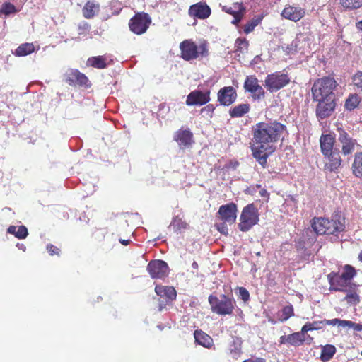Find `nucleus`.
Wrapping results in <instances>:
<instances>
[{
  "mask_svg": "<svg viewBox=\"0 0 362 362\" xmlns=\"http://www.w3.org/2000/svg\"><path fill=\"white\" fill-rule=\"evenodd\" d=\"M285 129V125L276 121L261 122L252 127L250 142L252 155L264 168L267 165L268 158L275 151V144Z\"/></svg>",
  "mask_w": 362,
  "mask_h": 362,
  "instance_id": "1",
  "label": "nucleus"
},
{
  "mask_svg": "<svg viewBox=\"0 0 362 362\" xmlns=\"http://www.w3.org/2000/svg\"><path fill=\"white\" fill-rule=\"evenodd\" d=\"M356 269L350 264L344 266L341 274L332 272L327 275L330 291L346 292L351 281L356 275Z\"/></svg>",
  "mask_w": 362,
  "mask_h": 362,
  "instance_id": "2",
  "label": "nucleus"
},
{
  "mask_svg": "<svg viewBox=\"0 0 362 362\" xmlns=\"http://www.w3.org/2000/svg\"><path fill=\"white\" fill-rule=\"evenodd\" d=\"M180 57L185 61L202 59L209 56V45L206 40L197 44L192 39H187L180 43Z\"/></svg>",
  "mask_w": 362,
  "mask_h": 362,
  "instance_id": "3",
  "label": "nucleus"
},
{
  "mask_svg": "<svg viewBox=\"0 0 362 362\" xmlns=\"http://www.w3.org/2000/svg\"><path fill=\"white\" fill-rule=\"evenodd\" d=\"M338 84L332 76H324L317 79L312 88L313 100L335 98L334 90Z\"/></svg>",
  "mask_w": 362,
  "mask_h": 362,
  "instance_id": "4",
  "label": "nucleus"
},
{
  "mask_svg": "<svg viewBox=\"0 0 362 362\" xmlns=\"http://www.w3.org/2000/svg\"><path fill=\"white\" fill-rule=\"evenodd\" d=\"M310 223L317 235H334L344 230V224L339 219L314 217Z\"/></svg>",
  "mask_w": 362,
  "mask_h": 362,
  "instance_id": "5",
  "label": "nucleus"
},
{
  "mask_svg": "<svg viewBox=\"0 0 362 362\" xmlns=\"http://www.w3.org/2000/svg\"><path fill=\"white\" fill-rule=\"evenodd\" d=\"M208 300L211 311L219 315H232L236 305L235 299L225 294L221 295L220 298L210 295Z\"/></svg>",
  "mask_w": 362,
  "mask_h": 362,
  "instance_id": "6",
  "label": "nucleus"
},
{
  "mask_svg": "<svg viewBox=\"0 0 362 362\" xmlns=\"http://www.w3.org/2000/svg\"><path fill=\"white\" fill-rule=\"evenodd\" d=\"M259 214L254 204H249L243 207L240 216L238 228L242 232L250 230L259 221Z\"/></svg>",
  "mask_w": 362,
  "mask_h": 362,
  "instance_id": "7",
  "label": "nucleus"
},
{
  "mask_svg": "<svg viewBox=\"0 0 362 362\" xmlns=\"http://www.w3.org/2000/svg\"><path fill=\"white\" fill-rule=\"evenodd\" d=\"M151 23L149 15L144 12L136 13L129 21V28L131 32L140 35L146 32Z\"/></svg>",
  "mask_w": 362,
  "mask_h": 362,
  "instance_id": "8",
  "label": "nucleus"
},
{
  "mask_svg": "<svg viewBox=\"0 0 362 362\" xmlns=\"http://www.w3.org/2000/svg\"><path fill=\"white\" fill-rule=\"evenodd\" d=\"M155 292L159 297L158 307L160 311L166 308L167 305H172L177 297L176 290L173 286L156 285Z\"/></svg>",
  "mask_w": 362,
  "mask_h": 362,
  "instance_id": "9",
  "label": "nucleus"
},
{
  "mask_svg": "<svg viewBox=\"0 0 362 362\" xmlns=\"http://www.w3.org/2000/svg\"><path fill=\"white\" fill-rule=\"evenodd\" d=\"M291 80L288 74L276 71L268 74L264 81V86L272 93L278 91L290 83Z\"/></svg>",
  "mask_w": 362,
  "mask_h": 362,
  "instance_id": "10",
  "label": "nucleus"
},
{
  "mask_svg": "<svg viewBox=\"0 0 362 362\" xmlns=\"http://www.w3.org/2000/svg\"><path fill=\"white\" fill-rule=\"evenodd\" d=\"M243 88L246 92L250 93L253 100H259L265 96V91L255 75L246 76Z\"/></svg>",
  "mask_w": 362,
  "mask_h": 362,
  "instance_id": "11",
  "label": "nucleus"
},
{
  "mask_svg": "<svg viewBox=\"0 0 362 362\" xmlns=\"http://www.w3.org/2000/svg\"><path fill=\"white\" fill-rule=\"evenodd\" d=\"M317 102L315 114L318 119H324L332 115L336 108V98L313 100Z\"/></svg>",
  "mask_w": 362,
  "mask_h": 362,
  "instance_id": "12",
  "label": "nucleus"
},
{
  "mask_svg": "<svg viewBox=\"0 0 362 362\" xmlns=\"http://www.w3.org/2000/svg\"><path fill=\"white\" fill-rule=\"evenodd\" d=\"M237 213V204L234 202H230L219 207L216 216L220 221L231 225L236 221Z\"/></svg>",
  "mask_w": 362,
  "mask_h": 362,
  "instance_id": "13",
  "label": "nucleus"
},
{
  "mask_svg": "<svg viewBox=\"0 0 362 362\" xmlns=\"http://www.w3.org/2000/svg\"><path fill=\"white\" fill-rule=\"evenodd\" d=\"M66 82L73 86H83L89 88L91 83L88 78L78 69H69L65 74Z\"/></svg>",
  "mask_w": 362,
  "mask_h": 362,
  "instance_id": "14",
  "label": "nucleus"
},
{
  "mask_svg": "<svg viewBox=\"0 0 362 362\" xmlns=\"http://www.w3.org/2000/svg\"><path fill=\"white\" fill-rule=\"evenodd\" d=\"M168 264L160 259L152 260L147 265V271L153 279H163L168 275Z\"/></svg>",
  "mask_w": 362,
  "mask_h": 362,
  "instance_id": "15",
  "label": "nucleus"
},
{
  "mask_svg": "<svg viewBox=\"0 0 362 362\" xmlns=\"http://www.w3.org/2000/svg\"><path fill=\"white\" fill-rule=\"evenodd\" d=\"M210 90L202 91L194 90L191 91L186 99L187 106H202L207 104L211 100Z\"/></svg>",
  "mask_w": 362,
  "mask_h": 362,
  "instance_id": "16",
  "label": "nucleus"
},
{
  "mask_svg": "<svg viewBox=\"0 0 362 362\" xmlns=\"http://www.w3.org/2000/svg\"><path fill=\"white\" fill-rule=\"evenodd\" d=\"M339 141L341 144V152L344 156L351 154L356 146H358L357 141L353 139L344 129H339Z\"/></svg>",
  "mask_w": 362,
  "mask_h": 362,
  "instance_id": "17",
  "label": "nucleus"
},
{
  "mask_svg": "<svg viewBox=\"0 0 362 362\" xmlns=\"http://www.w3.org/2000/svg\"><path fill=\"white\" fill-rule=\"evenodd\" d=\"M237 91L233 86H224L217 93V101L220 105L229 106L236 100Z\"/></svg>",
  "mask_w": 362,
  "mask_h": 362,
  "instance_id": "18",
  "label": "nucleus"
},
{
  "mask_svg": "<svg viewBox=\"0 0 362 362\" xmlns=\"http://www.w3.org/2000/svg\"><path fill=\"white\" fill-rule=\"evenodd\" d=\"M323 156L325 159V169L331 173L337 172L342 163L339 150L333 151L323 155Z\"/></svg>",
  "mask_w": 362,
  "mask_h": 362,
  "instance_id": "19",
  "label": "nucleus"
},
{
  "mask_svg": "<svg viewBox=\"0 0 362 362\" xmlns=\"http://www.w3.org/2000/svg\"><path fill=\"white\" fill-rule=\"evenodd\" d=\"M211 10L204 2H198L190 6L188 10L189 16L194 18L206 19L210 16Z\"/></svg>",
  "mask_w": 362,
  "mask_h": 362,
  "instance_id": "20",
  "label": "nucleus"
},
{
  "mask_svg": "<svg viewBox=\"0 0 362 362\" xmlns=\"http://www.w3.org/2000/svg\"><path fill=\"white\" fill-rule=\"evenodd\" d=\"M173 139L182 149L190 147L194 143L193 134L189 129H178Z\"/></svg>",
  "mask_w": 362,
  "mask_h": 362,
  "instance_id": "21",
  "label": "nucleus"
},
{
  "mask_svg": "<svg viewBox=\"0 0 362 362\" xmlns=\"http://www.w3.org/2000/svg\"><path fill=\"white\" fill-rule=\"evenodd\" d=\"M305 14V9L288 5L282 10L281 16L286 19L298 22L304 17Z\"/></svg>",
  "mask_w": 362,
  "mask_h": 362,
  "instance_id": "22",
  "label": "nucleus"
},
{
  "mask_svg": "<svg viewBox=\"0 0 362 362\" xmlns=\"http://www.w3.org/2000/svg\"><path fill=\"white\" fill-rule=\"evenodd\" d=\"M305 337L300 332H293L288 335H282L280 337L279 344H289L293 346H300L304 344Z\"/></svg>",
  "mask_w": 362,
  "mask_h": 362,
  "instance_id": "23",
  "label": "nucleus"
},
{
  "mask_svg": "<svg viewBox=\"0 0 362 362\" xmlns=\"http://www.w3.org/2000/svg\"><path fill=\"white\" fill-rule=\"evenodd\" d=\"M335 136L331 134H322L320 138V151L322 155L327 154L329 152L337 150L335 147Z\"/></svg>",
  "mask_w": 362,
  "mask_h": 362,
  "instance_id": "24",
  "label": "nucleus"
},
{
  "mask_svg": "<svg viewBox=\"0 0 362 362\" xmlns=\"http://www.w3.org/2000/svg\"><path fill=\"white\" fill-rule=\"evenodd\" d=\"M223 10L227 13L233 16V20L231 23L234 25H238L245 13V8L242 3H235L233 6L230 7L224 6Z\"/></svg>",
  "mask_w": 362,
  "mask_h": 362,
  "instance_id": "25",
  "label": "nucleus"
},
{
  "mask_svg": "<svg viewBox=\"0 0 362 362\" xmlns=\"http://www.w3.org/2000/svg\"><path fill=\"white\" fill-rule=\"evenodd\" d=\"M194 337L195 342L203 347L211 349L214 346L213 339L201 329L195 330Z\"/></svg>",
  "mask_w": 362,
  "mask_h": 362,
  "instance_id": "26",
  "label": "nucleus"
},
{
  "mask_svg": "<svg viewBox=\"0 0 362 362\" xmlns=\"http://www.w3.org/2000/svg\"><path fill=\"white\" fill-rule=\"evenodd\" d=\"M100 11V4L95 1L88 0L82 8L83 16L86 19H91L95 16Z\"/></svg>",
  "mask_w": 362,
  "mask_h": 362,
  "instance_id": "27",
  "label": "nucleus"
},
{
  "mask_svg": "<svg viewBox=\"0 0 362 362\" xmlns=\"http://www.w3.org/2000/svg\"><path fill=\"white\" fill-rule=\"evenodd\" d=\"M358 285L351 284L347 288L346 295L344 298V300L351 305H356L360 303V296L358 293Z\"/></svg>",
  "mask_w": 362,
  "mask_h": 362,
  "instance_id": "28",
  "label": "nucleus"
},
{
  "mask_svg": "<svg viewBox=\"0 0 362 362\" xmlns=\"http://www.w3.org/2000/svg\"><path fill=\"white\" fill-rule=\"evenodd\" d=\"M250 110V105L249 103H240L229 110V115L232 118L242 117L247 114Z\"/></svg>",
  "mask_w": 362,
  "mask_h": 362,
  "instance_id": "29",
  "label": "nucleus"
},
{
  "mask_svg": "<svg viewBox=\"0 0 362 362\" xmlns=\"http://www.w3.org/2000/svg\"><path fill=\"white\" fill-rule=\"evenodd\" d=\"M337 349L334 345L326 344L321 346V354L320 359L322 362H328L336 354Z\"/></svg>",
  "mask_w": 362,
  "mask_h": 362,
  "instance_id": "30",
  "label": "nucleus"
},
{
  "mask_svg": "<svg viewBox=\"0 0 362 362\" xmlns=\"http://www.w3.org/2000/svg\"><path fill=\"white\" fill-rule=\"evenodd\" d=\"M351 170L356 177L362 178V152L355 153Z\"/></svg>",
  "mask_w": 362,
  "mask_h": 362,
  "instance_id": "31",
  "label": "nucleus"
},
{
  "mask_svg": "<svg viewBox=\"0 0 362 362\" xmlns=\"http://www.w3.org/2000/svg\"><path fill=\"white\" fill-rule=\"evenodd\" d=\"M107 59L104 56L91 57L87 60V66L98 69H103L107 66Z\"/></svg>",
  "mask_w": 362,
  "mask_h": 362,
  "instance_id": "32",
  "label": "nucleus"
},
{
  "mask_svg": "<svg viewBox=\"0 0 362 362\" xmlns=\"http://www.w3.org/2000/svg\"><path fill=\"white\" fill-rule=\"evenodd\" d=\"M35 46L33 43H23L19 45L15 50L14 54L18 57H24L35 52Z\"/></svg>",
  "mask_w": 362,
  "mask_h": 362,
  "instance_id": "33",
  "label": "nucleus"
},
{
  "mask_svg": "<svg viewBox=\"0 0 362 362\" xmlns=\"http://www.w3.org/2000/svg\"><path fill=\"white\" fill-rule=\"evenodd\" d=\"M171 226L175 233H181L182 230L189 228V224L180 216H177L173 218Z\"/></svg>",
  "mask_w": 362,
  "mask_h": 362,
  "instance_id": "34",
  "label": "nucleus"
},
{
  "mask_svg": "<svg viewBox=\"0 0 362 362\" xmlns=\"http://www.w3.org/2000/svg\"><path fill=\"white\" fill-rule=\"evenodd\" d=\"M361 102V98L358 94H351L345 101L344 107L346 110L351 111L356 108Z\"/></svg>",
  "mask_w": 362,
  "mask_h": 362,
  "instance_id": "35",
  "label": "nucleus"
},
{
  "mask_svg": "<svg viewBox=\"0 0 362 362\" xmlns=\"http://www.w3.org/2000/svg\"><path fill=\"white\" fill-rule=\"evenodd\" d=\"M320 323H322L324 325H332V326L339 325V326H341L344 327H352L353 325H354V322L352 321L343 320H340V319H337V318L332 319V320H325L320 321Z\"/></svg>",
  "mask_w": 362,
  "mask_h": 362,
  "instance_id": "36",
  "label": "nucleus"
},
{
  "mask_svg": "<svg viewBox=\"0 0 362 362\" xmlns=\"http://www.w3.org/2000/svg\"><path fill=\"white\" fill-rule=\"evenodd\" d=\"M278 320L279 322L288 320L290 317L294 316L293 306L291 304L284 306L281 310V315L280 316L279 314H278Z\"/></svg>",
  "mask_w": 362,
  "mask_h": 362,
  "instance_id": "37",
  "label": "nucleus"
},
{
  "mask_svg": "<svg viewBox=\"0 0 362 362\" xmlns=\"http://www.w3.org/2000/svg\"><path fill=\"white\" fill-rule=\"evenodd\" d=\"M340 4L346 10H354L362 6V0H340Z\"/></svg>",
  "mask_w": 362,
  "mask_h": 362,
  "instance_id": "38",
  "label": "nucleus"
},
{
  "mask_svg": "<svg viewBox=\"0 0 362 362\" xmlns=\"http://www.w3.org/2000/svg\"><path fill=\"white\" fill-rule=\"evenodd\" d=\"M262 20V17L261 16H255L254 18H252L251 21H248L245 25H244V33L245 34H249L250 33L252 32L256 26L258 25L261 23Z\"/></svg>",
  "mask_w": 362,
  "mask_h": 362,
  "instance_id": "39",
  "label": "nucleus"
},
{
  "mask_svg": "<svg viewBox=\"0 0 362 362\" xmlns=\"http://www.w3.org/2000/svg\"><path fill=\"white\" fill-rule=\"evenodd\" d=\"M249 47V42L245 38L238 37L235 42V52H247Z\"/></svg>",
  "mask_w": 362,
  "mask_h": 362,
  "instance_id": "40",
  "label": "nucleus"
},
{
  "mask_svg": "<svg viewBox=\"0 0 362 362\" xmlns=\"http://www.w3.org/2000/svg\"><path fill=\"white\" fill-rule=\"evenodd\" d=\"M16 12L17 9L16 6L10 2H5L0 6V14L8 16Z\"/></svg>",
  "mask_w": 362,
  "mask_h": 362,
  "instance_id": "41",
  "label": "nucleus"
},
{
  "mask_svg": "<svg viewBox=\"0 0 362 362\" xmlns=\"http://www.w3.org/2000/svg\"><path fill=\"white\" fill-rule=\"evenodd\" d=\"M352 83L358 89L362 90V71H357L352 77Z\"/></svg>",
  "mask_w": 362,
  "mask_h": 362,
  "instance_id": "42",
  "label": "nucleus"
},
{
  "mask_svg": "<svg viewBox=\"0 0 362 362\" xmlns=\"http://www.w3.org/2000/svg\"><path fill=\"white\" fill-rule=\"evenodd\" d=\"M214 105L213 104H208L207 105L201 109V113L205 114L206 116L212 118L214 116Z\"/></svg>",
  "mask_w": 362,
  "mask_h": 362,
  "instance_id": "43",
  "label": "nucleus"
},
{
  "mask_svg": "<svg viewBox=\"0 0 362 362\" xmlns=\"http://www.w3.org/2000/svg\"><path fill=\"white\" fill-rule=\"evenodd\" d=\"M28 235V229L25 226H17L16 238L25 239Z\"/></svg>",
  "mask_w": 362,
  "mask_h": 362,
  "instance_id": "44",
  "label": "nucleus"
},
{
  "mask_svg": "<svg viewBox=\"0 0 362 362\" xmlns=\"http://www.w3.org/2000/svg\"><path fill=\"white\" fill-rule=\"evenodd\" d=\"M319 328V327L314 326V324L307 322L302 327L301 330L300 332L303 334L304 337H305L308 331H313L315 329H317Z\"/></svg>",
  "mask_w": 362,
  "mask_h": 362,
  "instance_id": "45",
  "label": "nucleus"
},
{
  "mask_svg": "<svg viewBox=\"0 0 362 362\" xmlns=\"http://www.w3.org/2000/svg\"><path fill=\"white\" fill-rule=\"evenodd\" d=\"M227 223L221 221L220 223H216L215 227L217 230L219 231L221 234L227 235L228 234V228L226 226Z\"/></svg>",
  "mask_w": 362,
  "mask_h": 362,
  "instance_id": "46",
  "label": "nucleus"
},
{
  "mask_svg": "<svg viewBox=\"0 0 362 362\" xmlns=\"http://www.w3.org/2000/svg\"><path fill=\"white\" fill-rule=\"evenodd\" d=\"M47 250L49 252V254L52 256L54 255L59 256L60 253L59 248H58L57 246L52 244H49L47 245Z\"/></svg>",
  "mask_w": 362,
  "mask_h": 362,
  "instance_id": "47",
  "label": "nucleus"
},
{
  "mask_svg": "<svg viewBox=\"0 0 362 362\" xmlns=\"http://www.w3.org/2000/svg\"><path fill=\"white\" fill-rule=\"evenodd\" d=\"M239 296L244 301H247L250 298L249 292L244 287L239 288Z\"/></svg>",
  "mask_w": 362,
  "mask_h": 362,
  "instance_id": "48",
  "label": "nucleus"
},
{
  "mask_svg": "<svg viewBox=\"0 0 362 362\" xmlns=\"http://www.w3.org/2000/svg\"><path fill=\"white\" fill-rule=\"evenodd\" d=\"M239 166V162L235 160H231L226 164L225 168L226 170H235Z\"/></svg>",
  "mask_w": 362,
  "mask_h": 362,
  "instance_id": "49",
  "label": "nucleus"
},
{
  "mask_svg": "<svg viewBox=\"0 0 362 362\" xmlns=\"http://www.w3.org/2000/svg\"><path fill=\"white\" fill-rule=\"evenodd\" d=\"M17 226H11L8 228L7 232L10 234H13L16 237Z\"/></svg>",
  "mask_w": 362,
  "mask_h": 362,
  "instance_id": "50",
  "label": "nucleus"
},
{
  "mask_svg": "<svg viewBox=\"0 0 362 362\" xmlns=\"http://www.w3.org/2000/svg\"><path fill=\"white\" fill-rule=\"evenodd\" d=\"M119 241L123 245H128L131 242V240L129 239L124 240V239H121V238L119 240Z\"/></svg>",
  "mask_w": 362,
  "mask_h": 362,
  "instance_id": "51",
  "label": "nucleus"
},
{
  "mask_svg": "<svg viewBox=\"0 0 362 362\" xmlns=\"http://www.w3.org/2000/svg\"><path fill=\"white\" fill-rule=\"evenodd\" d=\"M351 327H354V329L357 331H361L362 330V325L361 324H356L354 322V325H353Z\"/></svg>",
  "mask_w": 362,
  "mask_h": 362,
  "instance_id": "52",
  "label": "nucleus"
},
{
  "mask_svg": "<svg viewBox=\"0 0 362 362\" xmlns=\"http://www.w3.org/2000/svg\"><path fill=\"white\" fill-rule=\"evenodd\" d=\"M259 194H260L262 197H267V196H269V194H268L267 191L265 189H262L259 191Z\"/></svg>",
  "mask_w": 362,
  "mask_h": 362,
  "instance_id": "53",
  "label": "nucleus"
},
{
  "mask_svg": "<svg viewBox=\"0 0 362 362\" xmlns=\"http://www.w3.org/2000/svg\"><path fill=\"white\" fill-rule=\"evenodd\" d=\"M356 27L357 28V29L362 31V21L357 22L356 23Z\"/></svg>",
  "mask_w": 362,
  "mask_h": 362,
  "instance_id": "54",
  "label": "nucleus"
},
{
  "mask_svg": "<svg viewBox=\"0 0 362 362\" xmlns=\"http://www.w3.org/2000/svg\"><path fill=\"white\" fill-rule=\"evenodd\" d=\"M192 267L194 269H198L199 268V265H198V263L195 261H194L192 264Z\"/></svg>",
  "mask_w": 362,
  "mask_h": 362,
  "instance_id": "55",
  "label": "nucleus"
},
{
  "mask_svg": "<svg viewBox=\"0 0 362 362\" xmlns=\"http://www.w3.org/2000/svg\"><path fill=\"white\" fill-rule=\"evenodd\" d=\"M253 361H255V362H266L265 359H264L262 358H257L255 360H253Z\"/></svg>",
  "mask_w": 362,
  "mask_h": 362,
  "instance_id": "56",
  "label": "nucleus"
},
{
  "mask_svg": "<svg viewBox=\"0 0 362 362\" xmlns=\"http://www.w3.org/2000/svg\"><path fill=\"white\" fill-rule=\"evenodd\" d=\"M310 323H311V324H314V326H316V327H318V325H319L320 324H321V323H320V322H317V321H313V322H310Z\"/></svg>",
  "mask_w": 362,
  "mask_h": 362,
  "instance_id": "57",
  "label": "nucleus"
},
{
  "mask_svg": "<svg viewBox=\"0 0 362 362\" xmlns=\"http://www.w3.org/2000/svg\"><path fill=\"white\" fill-rule=\"evenodd\" d=\"M358 259L362 262V251L358 255Z\"/></svg>",
  "mask_w": 362,
  "mask_h": 362,
  "instance_id": "58",
  "label": "nucleus"
},
{
  "mask_svg": "<svg viewBox=\"0 0 362 362\" xmlns=\"http://www.w3.org/2000/svg\"><path fill=\"white\" fill-rule=\"evenodd\" d=\"M243 362H255V361H253V359L250 358V359L245 360Z\"/></svg>",
  "mask_w": 362,
  "mask_h": 362,
  "instance_id": "59",
  "label": "nucleus"
}]
</instances>
